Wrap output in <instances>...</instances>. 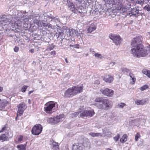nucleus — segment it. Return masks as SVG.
<instances>
[{
    "instance_id": "obj_56",
    "label": "nucleus",
    "mask_w": 150,
    "mask_h": 150,
    "mask_svg": "<svg viewBox=\"0 0 150 150\" xmlns=\"http://www.w3.org/2000/svg\"><path fill=\"white\" fill-rule=\"evenodd\" d=\"M0 150H8V149L6 148H1L0 149Z\"/></svg>"
},
{
    "instance_id": "obj_31",
    "label": "nucleus",
    "mask_w": 150,
    "mask_h": 150,
    "mask_svg": "<svg viewBox=\"0 0 150 150\" xmlns=\"http://www.w3.org/2000/svg\"><path fill=\"white\" fill-rule=\"evenodd\" d=\"M103 133L106 135H110L112 133L108 130L103 131Z\"/></svg>"
},
{
    "instance_id": "obj_24",
    "label": "nucleus",
    "mask_w": 150,
    "mask_h": 150,
    "mask_svg": "<svg viewBox=\"0 0 150 150\" xmlns=\"http://www.w3.org/2000/svg\"><path fill=\"white\" fill-rule=\"evenodd\" d=\"M68 5L69 7L72 8H71L70 10L74 12L75 13L76 12L74 10L75 9V8L74 7L75 5L72 3H70V2L68 3Z\"/></svg>"
},
{
    "instance_id": "obj_21",
    "label": "nucleus",
    "mask_w": 150,
    "mask_h": 150,
    "mask_svg": "<svg viewBox=\"0 0 150 150\" xmlns=\"http://www.w3.org/2000/svg\"><path fill=\"white\" fill-rule=\"evenodd\" d=\"M146 102V100L145 99L137 100L135 101V103L137 105H143Z\"/></svg>"
},
{
    "instance_id": "obj_55",
    "label": "nucleus",
    "mask_w": 150,
    "mask_h": 150,
    "mask_svg": "<svg viewBox=\"0 0 150 150\" xmlns=\"http://www.w3.org/2000/svg\"><path fill=\"white\" fill-rule=\"evenodd\" d=\"M5 129V127H3L2 128L1 130L0 131V133L3 132Z\"/></svg>"
},
{
    "instance_id": "obj_33",
    "label": "nucleus",
    "mask_w": 150,
    "mask_h": 150,
    "mask_svg": "<svg viewBox=\"0 0 150 150\" xmlns=\"http://www.w3.org/2000/svg\"><path fill=\"white\" fill-rule=\"evenodd\" d=\"M41 26H42L44 27H47V21H42L41 23H40Z\"/></svg>"
},
{
    "instance_id": "obj_39",
    "label": "nucleus",
    "mask_w": 150,
    "mask_h": 150,
    "mask_svg": "<svg viewBox=\"0 0 150 150\" xmlns=\"http://www.w3.org/2000/svg\"><path fill=\"white\" fill-rule=\"evenodd\" d=\"M125 105V104L124 103H121L120 104H118L117 107L120 108H122Z\"/></svg>"
},
{
    "instance_id": "obj_32",
    "label": "nucleus",
    "mask_w": 150,
    "mask_h": 150,
    "mask_svg": "<svg viewBox=\"0 0 150 150\" xmlns=\"http://www.w3.org/2000/svg\"><path fill=\"white\" fill-rule=\"evenodd\" d=\"M143 9L145 11L149 12L150 11V6L149 5L147 4L143 8Z\"/></svg>"
},
{
    "instance_id": "obj_45",
    "label": "nucleus",
    "mask_w": 150,
    "mask_h": 150,
    "mask_svg": "<svg viewBox=\"0 0 150 150\" xmlns=\"http://www.w3.org/2000/svg\"><path fill=\"white\" fill-rule=\"evenodd\" d=\"M19 49V47L16 46H15L13 49L14 51L16 52H17L18 51Z\"/></svg>"
},
{
    "instance_id": "obj_26",
    "label": "nucleus",
    "mask_w": 150,
    "mask_h": 150,
    "mask_svg": "<svg viewBox=\"0 0 150 150\" xmlns=\"http://www.w3.org/2000/svg\"><path fill=\"white\" fill-rule=\"evenodd\" d=\"M129 76L130 78H131L132 81L131 82V83L132 84H134L135 82L136 81V78L134 76V75L131 73H130L129 74Z\"/></svg>"
},
{
    "instance_id": "obj_38",
    "label": "nucleus",
    "mask_w": 150,
    "mask_h": 150,
    "mask_svg": "<svg viewBox=\"0 0 150 150\" xmlns=\"http://www.w3.org/2000/svg\"><path fill=\"white\" fill-rule=\"evenodd\" d=\"M94 56L96 57H97L98 58H100V59H102V55L101 54L97 53H95Z\"/></svg>"
},
{
    "instance_id": "obj_58",
    "label": "nucleus",
    "mask_w": 150,
    "mask_h": 150,
    "mask_svg": "<svg viewBox=\"0 0 150 150\" xmlns=\"http://www.w3.org/2000/svg\"><path fill=\"white\" fill-rule=\"evenodd\" d=\"M34 91L33 90V91H29V92H28V96H30V94L33 93V92Z\"/></svg>"
},
{
    "instance_id": "obj_60",
    "label": "nucleus",
    "mask_w": 150,
    "mask_h": 150,
    "mask_svg": "<svg viewBox=\"0 0 150 150\" xmlns=\"http://www.w3.org/2000/svg\"><path fill=\"white\" fill-rule=\"evenodd\" d=\"M147 76L148 77L150 78V71H149L148 72V74L147 75Z\"/></svg>"
},
{
    "instance_id": "obj_28",
    "label": "nucleus",
    "mask_w": 150,
    "mask_h": 150,
    "mask_svg": "<svg viewBox=\"0 0 150 150\" xmlns=\"http://www.w3.org/2000/svg\"><path fill=\"white\" fill-rule=\"evenodd\" d=\"M17 147L20 150H25V146L24 145H18Z\"/></svg>"
},
{
    "instance_id": "obj_23",
    "label": "nucleus",
    "mask_w": 150,
    "mask_h": 150,
    "mask_svg": "<svg viewBox=\"0 0 150 150\" xmlns=\"http://www.w3.org/2000/svg\"><path fill=\"white\" fill-rule=\"evenodd\" d=\"M96 25H91L88 29L87 30L88 33H91L96 29Z\"/></svg>"
},
{
    "instance_id": "obj_59",
    "label": "nucleus",
    "mask_w": 150,
    "mask_h": 150,
    "mask_svg": "<svg viewBox=\"0 0 150 150\" xmlns=\"http://www.w3.org/2000/svg\"><path fill=\"white\" fill-rule=\"evenodd\" d=\"M131 14H132V15H135L134 14H132V13H127V15H130V16H131V15H130Z\"/></svg>"
},
{
    "instance_id": "obj_51",
    "label": "nucleus",
    "mask_w": 150,
    "mask_h": 150,
    "mask_svg": "<svg viewBox=\"0 0 150 150\" xmlns=\"http://www.w3.org/2000/svg\"><path fill=\"white\" fill-rule=\"evenodd\" d=\"M79 45L78 44H76L74 45V48H79Z\"/></svg>"
},
{
    "instance_id": "obj_12",
    "label": "nucleus",
    "mask_w": 150,
    "mask_h": 150,
    "mask_svg": "<svg viewBox=\"0 0 150 150\" xmlns=\"http://www.w3.org/2000/svg\"><path fill=\"white\" fill-rule=\"evenodd\" d=\"M47 20L49 21V22H52V23L57 24V23H58L59 22V18L56 17H54L53 16H52L51 15L50 16L47 15Z\"/></svg>"
},
{
    "instance_id": "obj_63",
    "label": "nucleus",
    "mask_w": 150,
    "mask_h": 150,
    "mask_svg": "<svg viewBox=\"0 0 150 150\" xmlns=\"http://www.w3.org/2000/svg\"><path fill=\"white\" fill-rule=\"evenodd\" d=\"M34 49H31L30 51V52L32 53H33L34 52Z\"/></svg>"
},
{
    "instance_id": "obj_36",
    "label": "nucleus",
    "mask_w": 150,
    "mask_h": 150,
    "mask_svg": "<svg viewBox=\"0 0 150 150\" xmlns=\"http://www.w3.org/2000/svg\"><path fill=\"white\" fill-rule=\"evenodd\" d=\"M28 87V86L25 85L24 86L22 87L21 91L23 92H25L27 88Z\"/></svg>"
},
{
    "instance_id": "obj_19",
    "label": "nucleus",
    "mask_w": 150,
    "mask_h": 150,
    "mask_svg": "<svg viewBox=\"0 0 150 150\" xmlns=\"http://www.w3.org/2000/svg\"><path fill=\"white\" fill-rule=\"evenodd\" d=\"M76 30L74 29H69L67 35L71 37H74L75 35Z\"/></svg>"
},
{
    "instance_id": "obj_57",
    "label": "nucleus",
    "mask_w": 150,
    "mask_h": 150,
    "mask_svg": "<svg viewBox=\"0 0 150 150\" xmlns=\"http://www.w3.org/2000/svg\"><path fill=\"white\" fill-rule=\"evenodd\" d=\"M22 138H23L22 136H21V137L20 136V137L19 138H18V141H20L22 140Z\"/></svg>"
},
{
    "instance_id": "obj_14",
    "label": "nucleus",
    "mask_w": 150,
    "mask_h": 150,
    "mask_svg": "<svg viewBox=\"0 0 150 150\" xmlns=\"http://www.w3.org/2000/svg\"><path fill=\"white\" fill-rule=\"evenodd\" d=\"M142 37L141 36L134 38L132 40L131 43L132 46H134L137 44H138L139 43L142 41Z\"/></svg>"
},
{
    "instance_id": "obj_17",
    "label": "nucleus",
    "mask_w": 150,
    "mask_h": 150,
    "mask_svg": "<svg viewBox=\"0 0 150 150\" xmlns=\"http://www.w3.org/2000/svg\"><path fill=\"white\" fill-rule=\"evenodd\" d=\"M103 80L107 82L110 83L113 81V78L111 76L109 75H106L104 77Z\"/></svg>"
},
{
    "instance_id": "obj_22",
    "label": "nucleus",
    "mask_w": 150,
    "mask_h": 150,
    "mask_svg": "<svg viewBox=\"0 0 150 150\" xmlns=\"http://www.w3.org/2000/svg\"><path fill=\"white\" fill-rule=\"evenodd\" d=\"M75 35L79 38H82L83 36V33L80 30L79 31L76 30Z\"/></svg>"
},
{
    "instance_id": "obj_62",
    "label": "nucleus",
    "mask_w": 150,
    "mask_h": 150,
    "mask_svg": "<svg viewBox=\"0 0 150 150\" xmlns=\"http://www.w3.org/2000/svg\"><path fill=\"white\" fill-rule=\"evenodd\" d=\"M135 12H136V13L138 14H139V11L138 10H136L135 11Z\"/></svg>"
},
{
    "instance_id": "obj_27",
    "label": "nucleus",
    "mask_w": 150,
    "mask_h": 150,
    "mask_svg": "<svg viewBox=\"0 0 150 150\" xmlns=\"http://www.w3.org/2000/svg\"><path fill=\"white\" fill-rule=\"evenodd\" d=\"M55 47V45H54L53 44H50L48 46L46 50L47 51H50L52 50Z\"/></svg>"
},
{
    "instance_id": "obj_43",
    "label": "nucleus",
    "mask_w": 150,
    "mask_h": 150,
    "mask_svg": "<svg viewBox=\"0 0 150 150\" xmlns=\"http://www.w3.org/2000/svg\"><path fill=\"white\" fill-rule=\"evenodd\" d=\"M140 136V134L138 133H137L135 137V140L136 141H137L138 139L139 138Z\"/></svg>"
},
{
    "instance_id": "obj_34",
    "label": "nucleus",
    "mask_w": 150,
    "mask_h": 150,
    "mask_svg": "<svg viewBox=\"0 0 150 150\" xmlns=\"http://www.w3.org/2000/svg\"><path fill=\"white\" fill-rule=\"evenodd\" d=\"M80 112H81V111L80 110L79 111H78L77 112H74V113H72V114H71V116H72V117H76L79 114Z\"/></svg>"
},
{
    "instance_id": "obj_52",
    "label": "nucleus",
    "mask_w": 150,
    "mask_h": 150,
    "mask_svg": "<svg viewBox=\"0 0 150 150\" xmlns=\"http://www.w3.org/2000/svg\"><path fill=\"white\" fill-rule=\"evenodd\" d=\"M50 53L51 55H55L56 54V52L55 51H52Z\"/></svg>"
},
{
    "instance_id": "obj_8",
    "label": "nucleus",
    "mask_w": 150,
    "mask_h": 150,
    "mask_svg": "<svg viewBox=\"0 0 150 150\" xmlns=\"http://www.w3.org/2000/svg\"><path fill=\"white\" fill-rule=\"evenodd\" d=\"M109 38L113 40L116 45H119L122 41V39L120 37L114 34H110L109 35Z\"/></svg>"
},
{
    "instance_id": "obj_20",
    "label": "nucleus",
    "mask_w": 150,
    "mask_h": 150,
    "mask_svg": "<svg viewBox=\"0 0 150 150\" xmlns=\"http://www.w3.org/2000/svg\"><path fill=\"white\" fill-rule=\"evenodd\" d=\"M57 142H53L52 143L51 147L53 150H58L59 149V146Z\"/></svg>"
},
{
    "instance_id": "obj_25",
    "label": "nucleus",
    "mask_w": 150,
    "mask_h": 150,
    "mask_svg": "<svg viewBox=\"0 0 150 150\" xmlns=\"http://www.w3.org/2000/svg\"><path fill=\"white\" fill-rule=\"evenodd\" d=\"M127 140V136L126 134H124L121 138L120 139V141L122 143H124Z\"/></svg>"
},
{
    "instance_id": "obj_44",
    "label": "nucleus",
    "mask_w": 150,
    "mask_h": 150,
    "mask_svg": "<svg viewBox=\"0 0 150 150\" xmlns=\"http://www.w3.org/2000/svg\"><path fill=\"white\" fill-rule=\"evenodd\" d=\"M149 71L146 70H144L142 71V72L144 74H145V75L147 76Z\"/></svg>"
},
{
    "instance_id": "obj_37",
    "label": "nucleus",
    "mask_w": 150,
    "mask_h": 150,
    "mask_svg": "<svg viewBox=\"0 0 150 150\" xmlns=\"http://www.w3.org/2000/svg\"><path fill=\"white\" fill-rule=\"evenodd\" d=\"M108 117H109L108 118V120L109 121H110L112 120V117H113V115L112 113L109 114V115H108Z\"/></svg>"
},
{
    "instance_id": "obj_11",
    "label": "nucleus",
    "mask_w": 150,
    "mask_h": 150,
    "mask_svg": "<svg viewBox=\"0 0 150 150\" xmlns=\"http://www.w3.org/2000/svg\"><path fill=\"white\" fill-rule=\"evenodd\" d=\"M100 91L105 96H112L114 93V91L108 88L101 89Z\"/></svg>"
},
{
    "instance_id": "obj_9",
    "label": "nucleus",
    "mask_w": 150,
    "mask_h": 150,
    "mask_svg": "<svg viewBox=\"0 0 150 150\" xmlns=\"http://www.w3.org/2000/svg\"><path fill=\"white\" fill-rule=\"evenodd\" d=\"M18 110L17 113V116H21L23 113L24 110L27 108V106L23 103H21L17 105ZM17 117L16 118V119Z\"/></svg>"
},
{
    "instance_id": "obj_47",
    "label": "nucleus",
    "mask_w": 150,
    "mask_h": 150,
    "mask_svg": "<svg viewBox=\"0 0 150 150\" xmlns=\"http://www.w3.org/2000/svg\"><path fill=\"white\" fill-rule=\"evenodd\" d=\"M76 3L79 4H81L82 2L81 0H75Z\"/></svg>"
},
{
    "instance_id": "obj_50",
    "label": "nucleus",
    "mask_w": 150,
    "mask_h": 150,
    "mask_svg": "<svg viewBox=\"0 0 150 150\" xmlns=\"http://www.w3.org/2000/svg\"><path fill=\"white\" fill-rule=\"evenodd\" d=\"M122 9H122L121 12L122 11L123 12H124L125 11H127V9L126 8H125L124 7H123Z\"/></svg>"
},
{
    "instance_id": "obj_2",
    "label": "nucleus",
    "mask_w": 150,
    "mask_h": 150,
    "mask_svg": "<svg viewBox=\"0 0 150 150\" xmlns=\"http://www.w3.org/2000/svg\"><path fill=\"white\" fill-rule=\"evenodd\" d=\"M96 102L102 103V104H97L98 108L103 110H107L111 108L113 105L112 102L108 99H104L102 97H97L95 100Z\"/></svg>"
},
{
    "instance_id": "obj_10",
    "label": "nucleus",
    "mask_w": 150,
    "mask_h": 150,
    "mask_svg": "<svg viewBox=\"0 0 150 150\" xmlns=\"http://www.w3.org/2000/svg\"><path fill=\"white\" fill-rule=\"evenodd\" d=\"M95 114V112L93 110H85L81 113L80 116L82 118H84L87 117H92Z\"/></svg>"
},
{
    "instance_id": "obj_48",
    "label": "nucleus",
    "mask_w": 150,
    "mask_h": 150,
    "mask_svg": "<svg viewBox=\"0 0 150 150\" xmlns=\"http://www.w3.org/2000/svg\"><path fill=\"white\" fill-rule=\"evenodd\" d=\"M48 28H52V25L51 24L47 22V26Z\"/></svg>"
},
{
    "instance_id": "obj_7",
    "label": "nucleus",
    "mask_w": 150,
    "mask_h": 150,
    "mask_svg": "<svg viewBox=\"0 0 150 150\" xmlns=\"http://www.w3.org/2000/svg\"><path fill=\"white\" fill-rule=\"evenodd\" d=\"M55 103L52 101L49 102L45 105L44 109L46 112L50 113L52 109L55 107Z\"/></svg>"
},
{
    "instance_id": "obj_42",
    "label": "nucleus",
    "mask_w": 150,
    "mask_h": 150,
    "mask_svg": "<svg viewBox=\"0 0 150 150\" xmlns=\"http://www.w3.org/2000/svg\"><path fill=\"white\" fill-rule=\"evenodd\" d=\"M136 2L137 4H139L140 5H142L144 4V1H143L140 0V1H135Z\"/></svg>"
},
{
    "instance_id": "obj_15",
    "label": "nucleus",
    "mask_w": 150,
    "mask_h": 150,
    "mask_svg": "<svg viewBox=\"0 0 150 150\" xmlns=\"http://www.w3.org/2000/svg\"><path fill=\"white\" fill-rule=\"evenodd\" d=\"M31 18L33 19V21L34 23L38 25L40 22V16L38 15H34L32 16Z\"/></svg>"
},
{
    "instance_id": "obj_61",
    "label": "nucleus",
    "mask_w": 150,
    "mask_h": 150,
    "mask_svg": "<svg viewBox=\"0 0 150 150\" xmlns=\"http://www.w3.org/2000/svg\"><path fill=\"white\" fill-rule=\"evenodd\" d=\"M3 90V88L0 86V92H1Z\"/></svg>"
},
{
    "instance_id": "obj_16",
    "label": "nucleus",
    "mask_w": 150,
    "mask_h": 150,
    "mask_svg": "<svg viewBox=\"0 0 150 150\" xmlns=\"http://www.w3.org/2000/svg\"><path fill=\"white\" fill-rule=\"evenodd\" d=\"M8 101L5 100H1L0 99V110H2L7 105Z\"/></svg>"
},
{
    "instance_id": "obj_29",
    "label": "nucleus",
    "mask_w": 150,
    "mask_h": 150,
    "mask_svg": "<svg viewBox=\"0 0 150 150\" xmlns=\"http://www.w3.org/2000/svg\"><path fill=\"white\" fill-rule=\"evenodd\" d=\"M64 40H66L65 39H61V40L60 41H58V42L57 43L58 45L59 46H63L64 45V42H63Z\"/></svg>"
},
{
    "instance_id": "obj_41",
    "label": "nucleus",
    "mask_w": 150,
    "mask_h": 150,
    "mask_svg": "<svg viewBox=\"0 0 150 150\" xmlns=\"http://www.w3.org/2000/svg\"><path fill=\"white\" fill-rule=\"evenodd\" d=\"M120 137L119 134H118L116 136L113 137V139L116 142H117Z\"/></svg>"
},
{
    "instance_id": "obj_53",
    "label": "nucleus",
    "mask_w": 150,
    "mask_h": 150,
    "mask_svg": "<svg viewBox=\"0 0 150 150\" xmlns=\"http://www.w3.org/2000/svg\"><path fill=\"white\" fill-rule=\"evenodd\" d=\"M129 71V70L127 69V68H124L123 70H122V71H125V72H128V71Z\"/></svg>"
},
{
    "instance_id": "obj_13",
    "label": "nucleus",
    "mask_w": 150,
    "mask_h": 150,
    "mask_svg": "<svg viewBox=\"0 0 150 150\" xmlns=\"http://www.w3.org/2000/svg\"><path fill=\"white\" fill-rule=\"evenodd\" d=\"M1 18L2 20L0 21V26H1V25L3 24L4 23L7 24L10 23L11 20V18H9L8 16H3Z\"/></svg>"
},
{
    "instance_id": "obj_30",
    "label": "nucleus",
    "mask_w": 150,
    "mask_h": 150,
    "mask_svg": "<svg viewBox=\"0 0 150 150\" xmlns=\"http://www.w3.org/2000/svg\"><path fill=\"white\" fill-rule=\"evenodd\" d=\"M89 135H91V136L93 137H98L100 135V133H92L91 132L89 133Z\"/></svg>"
},
{
    "instance_id": "obj_18",
    "label": "nucleus",
    "mask_w": 150,
    "mask_h": 150,
    "mask_svg": "<svg viewBox=\"0 0 150 150\" xmlns=\"http://www.w3.org/2000/svg\"><path fill=\"white\" fill-rule=\"evenodd\" d=\"M9 138L5 134H2L0 136V141L2 142L8 140Z\"/></svg>"
},
{
    "instance_id": "obj_54",
    "label": "nucleus",
    "mask_w": 150,
    "mask_h": 150,
    "mask_svg": "<svg viewBox=\"0 0 150 150\" xmlns=\"http://www.w3.org/2000/svg\"><path fill=\"white\" fill-rule=\"evenodd\" d=\"M10 132V134H8V136L9 137H13V135L12 134L11 132Z\"/></svg>"
},
{
    "instance_id": "obj_6",
    "label": "nucleus",
    "mask_w": 150,
    "mask_h": 150,
    "mask_svg": "<svg viewBox=\"0 0 150 150\" xmlns=\"http://www.w3.org/2000/svg\"><path fill=\"white\" fill-rule=\"evenodd\" d=\"M42 127L40 124L36 125L33 127L31 130L32 134L34 135H38L42 132Z\"/></svg>"
},
{
    "instance_id": "obj_35",
    "label": "nucleus",
    "mask_w": 150,
    "mask_h": 150,
    "mask_svg": "<svg viewBox=\"0 0 150 150\" xmlns=\"http://www.w3.org/2000/svg\"><path fill=\"white\" fill-rule=\"evenodd\" d=\"M123 7V6L122 4H120L119 6L118 7H117L116 8V9L118 10L121 11L122 10V8Z\"/></svg>"
},
{
    "instance_id": "obj_49",
    "label": "nucleus",
    "mask_w": 150,
    "mask_h": 150,
    "mask_svg": "<svg viewBox=\"0 0 150 150\" xmlns=\"http://www.w3.org/2000/svg\"><path fill=\"white\" fill-rule=\"evenodd\" d=\"M115 64V62H111L110 64V66L112 67Z\"/></svg>"
},
{
    "instance_id": "obj_1",
    "label": "nucleus",
    "mask_w": 150,
    "mask_h": 150,
    "mask_svg": "<svg viewBox=\"0 0 150 150\" xmlns=\"http://www.w3.org/2000/svg\"><path fill=\"white\" fill-rule=\"evenodd\" d=\"M131 49L132 54L135 57H139L146 56H150V46L144 48L142 44L139 43L132 46Z\"/></svg>"
},
{
    "instance_id": "obj_4",
    "label": "nucleus",
    "mask_w": 150,
    "mask_h": 150,
    "mask_svg": "<svg viewBox=\"0 0 150 150\" xmlns=\"http://www.w3.org/2000/svg\"><path fill=\"white\" fill-rule=\"evenodd\" d=\"M91 143L89 142H83V144L76 143L74 144L72 146V150H86L85 148L88 149L90 148Z\"/></svg>"
},
{
    "instance_id": "obj_3",
    "label": "nucleus",
    "mask_w": 150,
    "mask_h": 150,
    "mask_svg": "<svg viewBox=\"0 0 150 150\" xmlns=\"http://www.w3.org/2000/svg\"><path fill=\"white\" fill-rule=\"evenodd\" d=\"M83 87L80 86H73L69 88L64 93V96L66 98L71 97L76 94L82 92Z\"/></svg>"
},
{
    "instance_id": "obj_40",
    "label": "nucleus",
    "mask_w": 150,
    "mask_h": 150,
    "mask_svg": "<svg viewBox=\"0 0 150 150\" xmlns=\"http://www.w3.org/2000/svg\"><path fill=\"white\" fill-rule=\"evenodd\" d=\"M148 88V86L145 85L141 87L140 88V90L141 91H143L144 90H145L146 89Z\"/></svg>"
},
{
    "instance_id": "obj_46",
    "label": "nucleus",
    "mask_w": 150,
    "mask_h": 150,
    "mask_svg": "<svg viewBox=\"0 0 150 150\" xmlns=\"http://www.w3.org/2000/svg\"><path fill=\"white\" fill-rule=\"evenodd\" d=\"M58 37H59L60 36H62L64 34V33L63 31H62L60 32H59L58 33Z\"/></svg>"
},
{
    "instance_id": "obj_5",
    "label": "nucleus",
    "mask_w": 150,
    "mask_h": 150,
    "mask_svg": "<svg viewBox=\"0 0 150 150\" xmlns=\"http://www.w3.org/2000/svg\"><path fill=\"white\" fill-rule=\"evenodd\" d=\"M64 116V115L62 114L53 117H51L47 120V122L49 123L52 125L56 124L59 122L62 121Z\"/></svg>"
},
{
    "instance_id": "obj_64",
    "label": "nucleus",
    "mask_w": 150,
    "mask_h": 150,
    "mask_svg": "<svg viewBox=\"0 0 150 150\" xmlns=\"http://www.w3.org/2000/svg\"><path fill=\"white\" fill-rule=\"evenodd\" d=\"M146 1H146V3L148 2L149 4H150V0H146Z\"/></svg>"
}]
</instances>
